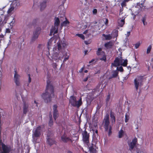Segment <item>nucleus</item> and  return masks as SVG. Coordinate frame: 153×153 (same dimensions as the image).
<instances>
[{"mask_svg":"<svg viewBox=\"0 0 153 153\" xmlns=\"http://www.w3.org/2000/svg\"><path fill=\"white\" fill-rule=\"evenodd\" d=\"M69 55H68V56L66 57H65L63 60V62H65L67 60H68L69 59Z\"/></svg>","mask_w":153,"mask_h":153,"instance_id":"obj_44","label":"nucleus"},{"mask_svg":"<svg viewBox=\"0 0 153 153\" xmlns=\"http://www.w3.org/2000/svg\"><path fill=\"white\" fill-rule=\"evenodd\" d=\"M88 145L90 153H97V152L96 150V146L95 144L91 143Z\"/></svg>","mask_w":153,"mask_h":153,"instance_id":"obj_11","label":"nucleus"},{"mask_svg":"<svg viewBox=\"0 0 153 153\" xmlns=\"http://www.w3.org/2000/svg\"><path fill=\"white\" fill-rule=\"evenodd\" d=\"M96 54L98 56H102V57L99 58L100 60L103 61L105 62L106 61L107 56L105 54V52L102 50V49L101 48H98L97 51H96Z\"/></svg>","mask_w":153,"mask_h":153,"instance_id":"obj_6","label":"nucleus"},{"mask_svg":"<svg viewBox=\"0 0 153 153\" xmlns=\"http://www.w3.org/2000/svg\"><path fill=\"white\" fill-rule=\"evenodd\" d=\"M97 10L96 9H94L92 11L93 14L94 15H96L97 13Z\"/></svg>","mask_w":153,"mask_h":153,"instance_id":"obj_41","label":"nucleus"},{"mask_svg":"<svg viewBox=\"0 0 153 153\" xmlns=\"http://www.w3.org/2000/svg\"><path fill=\"white\" fill-rule=\"evenodd\" d=\"M48 125L50 126H51L53 125V121L52 115H51V117H50V119Z\"/></svg>","mask_w":153,"mask_h":153,"instance_id":"obj_30","label":"nucleus"},{"mask_svg":"<svg viewBox=\"0 0 153 153\" xmlns=\"http://www.w3.org/2000/svg\"><path fill=\"white\" fill-rule=\"evenodd\" d=\"M38 20L37 19H34L33 20L32 22L31 23V24H30V23L28 25L29 26H33L34 27H35L36 25V24L38 22Z\"/></svg>","mask_w":153,"mask_h":153,"instance_id":"obj_21","label":"nucleus"},{"mask_svg":"<svg viewBox=\"0 0 153 153\" xmlns=\"http://www.w3.org/2000/svg\"><path fill=\"white\" fill-rule=\"evenodd\" d=\"M47 83V85L45 92L42 93L41 96L45 102L48 103L51 101L52 97H53L54 96V88L52 85L51 84V81L50 79H48Z\"/></svg>","mask_w":153,"mask_h":153,"instance_id":"obj_1","label":"nucleus"},{"mask_svg":"<svg viewBox=\"0 0 153 153\" xmlns=\"http://www.w3.org/2000/svg\"><path fill=\"white\" fill-rule=\"evenodd\" d=\"M88 72V71L87 70H85L84 71V72L85 73H86Z\"/></svg>","mask_w":153,"mask_h":153,"instance_id":"obj_59","label":"nucleus"},{"mask_svg":"<svg viewBox=\"0 0 153 153\" xmlns=\"http://www.w3.org/2000/svg\"><path fill=\"white\" fill-rule=\"evenodd\" d=\"M58 27L56 26H54L52 28V30L53 31H54V34H56L58 32Z\"/></svg>","mask_w":153,"mask_h":153,"instance_id":"obj_29","label":"nucleus"},{"mask_svg":"<svg viewBox=\"0 0 153 153\" xmlns=\"http://www.w3.org/2000/svg\"><path fill=\"white\" fill-rule=\"evenodd\" d=\"M120 58L117 57L115 58L114 62L111 63V65L115 67L119 66L120 65Z\"/></svg>","mask_w":153,"mask_h":153,"instance_id":"obj_16","label":"nucleus"},{"mask_svg":"<svg viewBox=\"0 0 153 153\" xmlns=\"http://www.w3.org/2000/svg\"><path fill=\"white\" fill-rule=\"evenodd\" d=\"M87 30H85V31H84L83 32V33L84 34H85L87 33Z\"/></svg>","mask_w":153,"mask_h":153,"instance_id":"obj_57","label":"nucleus"},{"mask_svg":"<svg viewBox=\"0 0 153 153\" xmlns=\"http://www.w3.org/2000/svg\"><path fill=\"white\" fill-rule=\"evenodd\" d=\"M146 19V17L145 16L143 17L142 18V22L144 25H146L147 24V22H145Z\"/></svg>","mask_w":153,"mask_h":153,"instance_id":"obj_37","label":"nucleus"},{"mask_svg":"<svg viewBox=\"0 0 153 153\" xmlns=\"http://www.w3.org/2000/svg\"><path fill=\"white\" fill-rule=\"evenodd\" d=\"M57 48L58 51H60L62 49V46L60 42H58L57 43Z\"/></svg>","mask_w":153,"mask_h":153,"instance_id":"obj_32","label":"nucleus"},{"mask_svg":"<svg viewBox=\"0 0 153 153\" xmlns=\"http://www.w3.org/2000/svg\"><path fill=\"white\" fill-rule=\"evenodd\" d=\"M57 106L56 105H54L53 106V117L54 119L56 120L58 117L59 113L58 111L57 110Z\"/></svg>","mask_w":153,"mask_h":153,"instance_id":"obj_13","label":"nucleus"},{"mask_svg":"<svg viewBox=\"0 0 153 153\" xmlns=\"http://www.w3.org/2000/svg\"><path fill=\"white\" fill-rule=\"evenodd\" d=\"M152 49V46L151 45H150L148 47L147 50V54H149V53L150 52V51H151Z\"/></svg>","mask_w":153,"mask_h":153,"instance_id":"obj_34","label":"nucleus"},{"mask_svg":"<svg viewBox=\"0 0 153 153\" xmlns=\"http://www.w3.org/2000/svg\"><path fill=\"white\" fill-rule=\"evenodd\" d=\"M28 82L29 83H30L31 82V78L30 77V74H28Z\"/></svg>","mask_w":153,"mask_h":153,"instance_id":"obj_43","label":"nucleus"},{"mask_svg":"<svg viewBox=\"0 0 153 153\" xmlns=\"http://www.w3.org/2000/svg\"><path fill=\"white\" fill-rule=\"evenodd\" d=\"M130 32H127V35L128 36L129 35H130Z\"/></svg>","mask_w":153,"mask_h":153,"instance_id":"obj_55","label":"nucleus"},{"mask_svg":"<svg viewBox=\"0 0 153 153\" xmlns=\"http://www.w3.org/2000/svg\"><path fill=\"white\" fill-rule=\"evenodd\" d=\"M124 134V132L123 130L122 129H121L120 131L118 133V137L119 138H122Z\"/></svg>","mask_w":153,"mask_h":153,"instance_id":"obj_26","label":"nucleus"},{"mask_svg":"<svg viewBox=\"0 0 153 153\" xmlns=\"http://www.w3.org/2000/svg\"><path fill=\"white\" fill-rule=\"evenodd\" d=\"M94 61H95V59H93L91 61H90L89 62V63L91 64L92 62H94Z\"/></svg>","mask_w":153,"mask_h":153,"instance_id":"obj_51","label":"nucleus"},{"mask_svg":"<svg viewBox=\"0 0 153 153\" xmlns=\"http://www.w3.org/2000/svg\"><path fill=\"white\" fill-rule=\"evenodd\" d=\"M123 59H122V57H121L120 59V65H121V64L123 63Z\"/></svg>","mask_w":153,"mask_h":153,"instance_id":"obj_48","label":"nucleus"},{"mask_svg":"<svg viewBox=\"0 0 153 153\" xmlns=\"http://www.w3.org/2000/svg\"><path fill=\"white\" fill-rule=\"evenodd\" d=\"M51 114L49 115L50 119V117H51Z\"/></svg>","mask_w":153,"mask_h":153,"instance_id":"obj_62","label":"nucleus"},{"mask_svg":"<svg viewBox=\"0 0 153 153\" xmlns=\"http://www.w3.org/2000/svg\"><path fill=\"white\" fill-rule=\"evenodd\" d=\"M110 117L112 123H115L116 121L114 113L111 111L110 112Z\"/></svg>","mask_w":153,"mask_h":153,"instance_id":"obj_18","label":"nucleus"},{"mask_svg":"<svg viewBox=\"0 0 153 153\" xmlns=\"http://www.w3.org/2000/svg\"><path fill=\"white\" fill-rule=\"evenodd\" d=\"M15 73L14 76V82L17 86H19L20 85V82L19 81V77L20 76L17 74V72L15 71Z\"/></svg>","mask_w":153,"mask_h":153,"instance_id":"obj_15","label":"nucleus"},{"mask_svg":"<svg viewBox=\"0 0 153 153\" xmlns=\"http://www.w3.org/2000/svg\"><path fill=\"white\" fill-rule=\"evenodd\" d=\"M137 143V139L135 137L134 139H133L132 141L129 143H128L129 149L130 150H132L135 147L136 144Z\"/></svg>","mask_w":153,"mask_h":153,"instance_id":"obj_10","label":"nucleus"},{"mask_svg":"<svg viewBox=\"0 0 153 153\" xmlns=\"http://www.w3.org/2000/svg\"><path fill=\"white\" fill-rule=\"evenodd\" d=\"M10 30L9 29L7 28V29H6V32L7 33H10Z\"/></svg>","mask_w":153,"mask_h":153,"instance_id":"obj_52","label":"nucleus"},{"mask_svg":"<svg viewBox=\"0 0 153 153\" xmlns=\"http://www.w3.org/2000/svg\"><path fill=\"white\" fill-rule=\"evenodd\" d=\"M85 44H87V42L86 41H85Z\"/></svg>","mask_w":153,"mask_h":153,"instance_id":"obj_63","label":"nucleus"},{"mask_svg":"<svg viewBox=\"0 0 153 153\" xmlns=\"http://www.w3.org/2000/svg\"><path fill=\"white\" fill-rule=\"evenodd\" d=\"M41 126H39L33 131L32 138L34 143H37V140L41 134Z\"/></svg>","mask_w":153,"mask_h":153,"instance_id":"obj_3","label":"nucleus"},{"mask_svg":"<svg viewBox=\"0 0 153 153\" xmlns=\"http://www.w3.org/2000/svg\"><path fill=\"white\" fill-rule=\"evenodd\" d=\"M109 115L107 114L104 117L103 123L104 124V128L106 131L108 132V135L110 136L112 134V126L110 125V122L109 120Z\"/></svg>","mask_w":153,"mask_h":153,"instance_id":"obj_2","label":"nucleus"},{"mask_svg":"<svg viewBox=\"0 0 153 153\" xmlns=\"http://www.w3.org/2000/svg\"><path fill=\"white\" fill-rule=\"evenodd\" d=\"M126 2H125V1H124H124L121 4V6L122 7L125 6H126Z\"/></svg>","mask_w":153,"mask_h":153,"instance_id":"obj_45","label":"nucleus"},{"mask_svg":"<svg viewBox=\"0 0 153 153\" xmlns=\"http://www.w3.org/2000/svg\"><path fill=\"white\" fill-rule=\"evenodd\" d=\"M14 8L13 7H11L7 11L8 13H10L14 10Z\"/></svg>","mask_w":153,"mask_h":153,"instance_id":"obj_40","label":"nucleus"},{"mask_svg":"<svg viewBox=\"0 0 153 153\" xmlns=\"http://www.w3.org/2000/svg\"><path fill=\"white\" fill-rule=\"evenodd\" d=\"M128 64V60L127 59H126L124 60L123 63L121 64V65L124 66L126 67V66Z\"/></svg>","mask_w":153,"mask_h":153,"instance_id":"obj_31","label":"nucleus"},{"mask_svg":"<svg viewBox=\"0 0 153 153\" xmlns=\"http://www.w3.org/2000/svg\"><path fill=\"white\" fill-rule=\"evenodd\" d=\"M83 69H84V67H82V68H81L80 70L79 71V73H81V72H82V71H83Z\"/></svg>","mask_w":153,"mask_h":153,"instance_id":"obj_53","label":"nucleus"},{"mask_svg":"<svg viewBox=\"0 0 153 153\" xmlns=\"http://www.w3.org/2000/svg\"><path fill=\"white\" fill-rule=\"evenodd\" d=\"M108 20L107 19H105V25H107L108 24Z\"/></svg>","mask_w":153,"mask_h":153,"instance_id":"obj_50","label":"nucleus"},{"mask_svg":"<svg viewBox=\"0 0 153 153\" xmlns=\"http://www.w3.org/2000/svg\"><path fill=\"white\" fill-rule=\"evenodd\" d=\"M29 105L27 104H26L25 102L24 103L23 106V113L24 114H26L27 112L28 108Z\"/></svg>","mask_w":153,"mask_h":153,"instance_id":"obj_17","label":"nucleus"},{"mask_svg":"<svg viewBox=\"0 0 153 153\" xmlns=\"http://www.w3.org/2000/svg\"><path fill=\"white\" fill-rule=\"evenodd\" d=\"M34 102L36 104V105L37 107V104L36 101H34Z\"/></svg>","mask_w":153,"mask_h":153,"instance_id":"obj_61","label":"nucleus"},{"mask_svg":"<svg viewBox=\"0 0 153 153\" xmlns=\"http://www.w3.org/2000/svg\"><path fill=\"white\" fill-rule=\"evenodd\" d=\"M118 31L117 30H115L114 32H113L114 33L113 34L114 36H113L114 38L117 37L118 36Z\"/></svg>","mask_w":153,"mask_h":153,"instance_id":"obj_35","label":"nucleus"},{"mask_svg":"<svg viewBox=\"0 0 153 153\" xmlns=\"http://www.w3.org/2000/svg\"><path fill=\"white\" fill-rule=\"evenodd\" d=\"M88 52L87 51H85V54L86 55L87 54V52Z\"/></svg>","mask_w":153,"mask_h":153,"instance_id":"obj_58","label":"nucleus"},{"mask_svg":"<svg viewBox=\"0 0 153 153\" xmlns=\"http://www.w3.org/2000/svg\"><path fill=\"white\" fill-rule=\"evenodd\" d=\"M124 1L125 2H128L129 0H124Z\"/></svg>","mask_w":153,"mask_h":153,"instance_id":"obj_60","label":"nucleus"},{"mask_svg":"<svg viewBox=\"0 0 153 153\" xmlns=\"http://www.w3.org/2000/svg\"><path fill=\"white\" fill-rule=\"evenodd\" d=\"M125 19H122L118 21V25L120 27H122L125 24Z\"/></svg>","mask_w":153,"mask_h":153,"instance_id":"obj_22","label":"nucleus"},{"mask_svg":"<svg viewBox=\"0 0 153 153\" xmlns=\"http://www.w3.org/2000/svg\"><path fill=\"white\" fill-rule=\"evenodd\" d=\"M140 45V43L139 42H137L135 44V47L136 49L138 48Z\"/></svg>","mask_w":153,"mask_h":153,"instance_id":"obj_42","label":"nucleus"},{"mask_svg":"<svg viewBox=\"0 0 153 153\" xmlns=\"http://www.w3.org/2000/svg\"><path fill=\"white\" fill-rule=\"evenodd\" d=\"M41 30V28L40 27H37L36 30L33 33V35L32 39V41H34L38 38Z\"/></svg>","mask_w":153,"mask_h":153,"instance_id":"obj_9","label":"nucleus"},{"mask_svg":"<svg viewBox=\"0 0 153 153\" xmlns=\"http://www.w3.org/2000/svg\"><path fill=\"white\" fill-rule=\"evenodd\" d=\"M69 23V21L68 20H66L65 21H64L61 24V26L62 27L63 26H66L67 24H68Z\"/></svg>","mask_w":153,"mask_h":153,"instance_id":"obj_28","label":"nucleus"},{"mask_svg":"<svg viewBox=\"0 0 153 153\" xmlns=\"http://www.w3.org/2000/svg\"><path fill=\"white\" fill-rule=\"evenodd\" d=\"M59 52L61 53V54L60 55H59V56H62V59L64 57V55H63V52H61V51H59Z\"/></svg>","mask_w":153,"mask_h":153,"instance_id":"obj_49","label":"nucleus"},{"mask_svg":"<svg viewBox=\"0 0 153 153\" xmlns=\"http://www.w3.org/2000/svg\"><path fill=\"white\" fill-rule=\"evenodd\" d=\"M102 36L105 38L106 40H110L112 39V36L110 34L105 35L104 34H102Z\"/></svg>","mask_w":153,"mask_h":153,"instance_id":"obj_24","label":"nucleus"},{"mask_svg":"<svg viewBox=\"0 0 153 153\" xmlns=\"http://www.w3.org/2000/svg\"><path fill=\"white\" fill-rule=\"evenodd\" d=\"M130 118V114L128 112L125 115V122L127 123Z\"/></svg>","mask_w":153,"mask_h":153,"instance_id":"obj_23","label":"nucleus"},{"mask_svg":"<svg viewBox=\"0 0 153 153\" xmlns=\"http://www.w3.org/2000/svg\"><path fill=\"white\" fill-rule=\"evenodd\" d=\"M117 69L118 71L120 72H123L124 71L123 69L122 66H120L119 67H117Z\"/></svg>","mask_w":153,"mask_h":153,"instance_id":"obj_39","label":"nucleus"},{"mask_svg":"<svg viewBox=\"0 0 153 153\" xmlns=\"http://www.w3.org/2000/svg\"><path fill=\"white\" fill-rule=\"evenodd\" d=\"M29 150H28V153H29Z\"/></svg>","mask_w":153,"mask_h":153,"instance_id":"obj_64","label":"nucleus"},{"mask_svg":"<svg viewBox=\"0 0 153 153\" xmlns=\"http://www.w3.org/2000/svg\"><path fill=\"white\" fill-rule=\"evenodd\" d=\"M105 47L106 48H110L112 46V44L111 42H109L105 43L104 45Z\"/></svg>","mask_w":153,"mask_h":153,"instance_id":"obj_25","label":"nucleus"},{"mask_svg":"<svg viewBox=\"0 0 153 153\" xmlns=\"http://www.w3.org/2000/svg\"><path fill=\"white\" fill-rule=\"evenodd\" d=\"M61 52L55 53L53 56L52 59L56 62H58L59 60H62V56H59L61 54Z\"/></svg>","mask_w":153,"mask_h":153,"instance_id":"obj_14","label":"nucleus"},{"mask_svg":"<svg viewBox=\"0 0 153 153\" xmlns=\"http://www.w3.org/2000/svg\"><path fill=\"white\" fill-rule=\"evenodd\" d=\"M118 75V72L116 71H114V72L113 74H112V77H114V78L116 77H117Z\"/></svg>","mask_w":153,"mask_h":153,"instance_id":"obj_33","label":"nucleus"},{"mask_svg":"<svg viewBox=\"0 0 153 153\" xmlns=\"http://www.w3.org/2000/svg\"><path fill=\"white\" fill-rule=\"evenodd\" d=\"M50 131H48L47 134V143L50 146H51L55 143V141L53 139H50Z\"/></svg>","mask_w":153,"mask_h":153,"instance_id":"obj_12","label":"nucleus"},{"mask_svg":"<svg viewBox=\"0 0 153 153\" xmlns=\"http://www.w3.org/2000/svg\"><path fill=\"white\" fill-rule=\"evenodd\" d=\"M88 77H87L86 78H85L84 79H83V81L84 82L87 81L88 79Z\"/></svg>","mask_w":153,"mask_h":153,"instance_id":"obj_54","label":"nucleus"},{"mask_svg":"<svg viewBox=\"0 0 153 153\" xmlns=\"http://www.w3.org/2000/svg\"><path fill=\"white\" fill-rule=\"evenodd\" d=\"M69 103L74 107H79L82 104V98L80 97L79 100L77 101L75 97L74 96H71L69 100Z\"/></svg>","mask_w":153,"mask_h":153,"instance_id":"obj_4","label":"nucleus"},{"mask_svg":"<svg viewBox=\"0 0 153 153\" xmlns=\"http://www.w3.org/2000/svg\"><path fill=\"white\" fill-rule=\"evenodd\" d=\"M64 56H65V57H66L68 55V53L67 52H63Z\"/></svg>","mask_w":153,"mask_h":153,"instance_id":"obj_46","label":"nucleus"},{"mask_svg":"<svg viewBox=\"0 0 153 153\" xmlns=\"http://www.w3.org/2000/svg\"><path fill=\"white\" fill-rule=\"evenodd\" d=\"M110 96L111 94L109 93H108L105 100V102L106 104H107L108 103L110 99Z\"/></svg>","mask_w":153,"mask_h":153,"instance_id":"obj_27","label":"nucleus"},{"mask_svg":"<svg viewBox=\"0 0 153 153\" xmlns=\"http://www.w3.org/2000/svg\"><path fill=\"white\" fill-rule=\"evenodd\" d=\"M92 131L93 132V133H96L97 134V135L98 134V130L97 129H96L95 130H94L93 129H92Z\"/></svg>","mask_w":153,"mask_h":153,"instance_id":"obj_47","label":"nucleus"},{"mask_svg":"<svg viewBox=\"0 0 153 153\" xmlns=\"http://www.w3.org/2000/svg\"><path fill=\"white\" fill-rule=\"evenodd\" d=\"M67 153H72V152L71 151L69 150L68 151Z\"/></svg>","mask_w":153,"mask_h":153,"instance_id":"obj_56","label":"nucleus"},{"mask_svg":"<svg viewBox=\"0 0 153 153\" xmlns=\"http://www.w3.org/2000/svg\"><path fill=\"white\" fill-rule=\"evenodd\" d=\"M46 1H44L41 3L40 4V10L42 11L44 10L46 6Z\"/></svg>","mask_w":153,"mask_h":153,"instance_id":"obj_19","label":"nucleus"},{"mask_svg":"<svg viewBox=\"0 0 153 153\" xmlns=\"http://www.w3.org/2000/svg\"><path fill=\"white\" fill-rule=\"evenodd\" d=\"M82 140L83 142L87 145L89 143V134L88 133L86 129L82 132Z\"/></svg>","mask_w":153,"mask_h":153,"instance_id":"obj_7","label":"nucleus"},{"mask_svg":"<svg viewBox=\"0 0 153 153\" xmlns=\"http://www.w3.org/2000/svg\"><path fill=\"white\" fill-rule=\"evenodd\" d=\"M54 25L55 26L58 27L60 24L59 19L58 18L55 17V18Z\"/></svg>","mask_w":153,"mask_h":153,"instance_id":"obj_20","label":"nucleus"},{"mask_svg":"<svg viewBox=\"0 0 153 153\" xmlns=\"http://www.w3.org/2000/svg\"><path fill=\"white\" fill-rule=\"evenodd\" d=\"M144 79V76H137V79L136 78L134 80V84L136 90L138 88L139 85H143V82Z\"/></svg>","mask_w":153,"mask_h":153,"instance_id":"obj_5","label":"nucleus"},{"mask_svg":"<svg viewBox=\"0 0 153 153\" xmlns=\"http://www.w3.org/2000/svg\"><path fill=\"white\" fill-rule=\"evenodd\" d=\"M61 139L62 141L65 143H67L69 142L72 143L74 141L72 138L68 137L65 134H64L61 136Z\"/></svg>","mask_w":153,"mask_h":153,"instance_id":"obj_8","label":"nucleus"},{"mask_svg":"<svg viewBox=\"0 0 153 153\" xmlns=\"http://www.w3.org/2000/svg\"><path fill=\"white\" fill-rule=\"evenodd\" d=\"M76 35L78 36L83 39H84L85 38L84 36L82 34H77Z\"/></svg>","mask_w":153,"mask_h":153,"instance_id":"obj_38","label":"nucleus"},{"mask_svg":"<svg viewBox=\"0 0 153 153\" xmlns=\"http://www.w3.org/2000/svg\"><path fill=\"white\" fill-rule=\"evenodd\" d=\"M52 43V41L51 40H49L48 44H47V48L48 49V50H50V46H51V45Z\"/></svg>","mask_w":153,"mask_h":153,"instance_id":"obj_36","label":"nucleus"}]
</instances>
